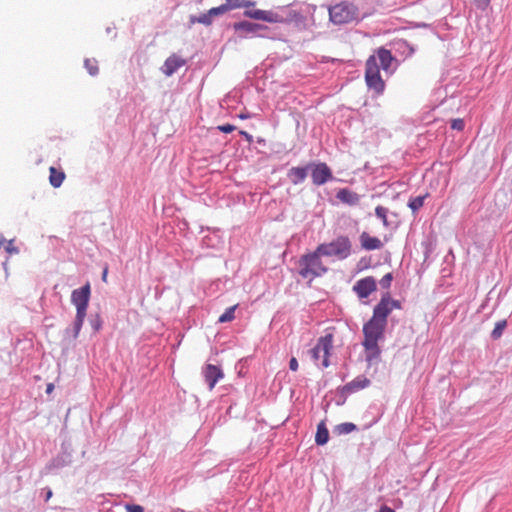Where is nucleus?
<instances>
[{"instance_id":"obj_1","label":"nucleus","mask_w":512,"mask_h":512,"mask_svg":"<svg viewBox=\"0 0 512 512\" xmlns=\"http://www.w3.org/2000/svg\"><path fill=\"white\" fill-rule=\"evenodd\" d=\"M393 61L391 52L385 48H379L376 55H371L366 61L365 81L370 89L377 94L383 93L385 83L380 75V68L384 71L390 69Z\"/></svg>"},{"instance_id":"obj_2","label":"nucleus","mask_w":512,"mask_h":512,"mask_svg":"<svg viewBox=\"0 0 512 512\" xmlns=\"http://www.w3.org/2000/svg\"><path fill=\"white\" fill-rule=\"evenodd\" d=\"M226 2L225 5H228L231 9L246 8L244 16L268 23H288L293 21L297 16V13L294 11H288V13L283 16L273 11L249 9L255 6V2L250 0H226Z\"/></svg>"},{"instance_id":"obj_3","label":"nucleus","mask_w":512,"mask_h":512,"mask_svg":"<svg viewBox=\"0 0 512 512\" xmlns=\"http://www.w3.org/2000/svg\"><path fill=\"white\" fill-rule=\"evenodd\" d=\"M386 324L371 318L363 326L364 341L363 346L366 351V358L368 361L377 359L380 356L381 350L378 345L379 340L384 337Z\"/></svg>"},{"instance_id":"obj_4","label":"nucleus","mask_w":512,"mask_h":512,"mask_svg":"<svg viewBox=\"0 0 512 512\" xmlns=\"http://www.w3.org/2000/svg\"><path fill=\"white\" fill-rule=\"evenodd\" d=\"M90 300V284L73 290L71 301L76 307V317L73 324V338H77L84 323Z\"/></svg>"},{"instance_id":"obj_5","label":"nucleus","mask_w":512,"mask_h":512,"mask_svg":"<svg viewBox=\"0 0 512 512\" xmlns=\"http://www.w3.org/2000/svg\"><path fill=\"white\" fill-rule=\"evenodd\" d=\"M321 256L323 254L318 252V248L301 256L298 261L299 275L305 279L312 280L325 274L328 268L321 260Z\"/></svg>"},{"instance_id":"obj_6","label":"nucleus","mask_w":512,"mask_h":512,"mask_svg":"<svg viewBox=\"0 0 512 512\" xmlns=\"http://www.w3.org/2000/svg\"><path fill=\"white\" fill-rule=\"evenodd\" d=\"M351 242L347 236H339L330 243L317 246L318 252L323 256L345 259L351 254Z\"/></svg>"},{"instance_id":"obj_7","label":"nucleus","mask_w":512,"mask_h":512,"mask_svg":"<svg viewBox=\"0 0 512 512\" xmlns=\"http://www.w3.org/2000/svg\"><path fill=\"white\" fill-rule=\"evenodd\" d=\"M358 10L350 3L342 2L329 9L330 20L335 24H345L357 18Z\"/></svg>"},{"instance_id":"obj_8","label":"nucleus","mask_w":512,"mask_h":512,"mask_svg":"<svg viewBox=\"0 0 512 512\" xmlns=\"http://www.w3.org/2000/svg\"><path fill=\"white\" fill-rule=\"evenodd\" d=\"M333 345V335L331 333L326 334L318 339V342L314 348H312L309 353L311 355L312 360L317 363L320 359H322V366L328 367L329 365V354Z\"/></svg>"},{"instance_id":"obj_9","label":"nucleus","mask_w":512,"mask_h":512,"mask_svg":"<svg viewBox=\"0 0 512 512\" xmlns=\"http://www.w3.org/2000/svg\"><path fill=\"white\" fill-rule=\"evenodd\" d=\"M393 309H401V303L391 299L389 295L383 296L374 307L372 318L387 325V317Z\"/></svg>"},{"instance_id":"obj_10","label":"nucleus","mask_w":512,"mask_h":512,"mask_svg":"<svg viewBox=\"0 0 512 512\" xmlns=\"http://www.w3.org/2000/svg\"><path fill=\"white\" fill-rule=\"evenodd\" d=\"M376 289V280L372 276L358 280L353 286V291L360 299L367 298L370 294L375 292Z\"/></svg>"},{"instance_id":"obj_11","label":"nucleus","mask_w":512,"mask_h":512,"mask_svg":"<svg viewBox=\"0 0 512 512\" xmlns=\"http://www.w3.org/2000/svg\"><path fill=\"white\" fill-rule=\"evenodd\" d=\"M312 181L315 185H323L332 178L330 168L325 163L314 165L311 173Z\"/></svg>"},{"instance_id":"obj_12","label":"nucleus","mask_w":512,"mask_h":512,"mask_svg":"<svg viewBox=\"0 0 512 512\" xmlns=\"http://www.w3.org/2000/svg\"><path fill=\"white\" fill-rule=\"evenodd\" d=\"M206 382L209 385V390H213L219 379L223 378L222 370L212 364L206 365L203 371Z\"/></svg>"},{"instance_id":"obj_13","label":"nucleus","mask_w":512,"mask_h":512,"mask_svg":"<svg viewBox=\"0 0 512 512\" xmlns=\"http://www.w3.org/2000/svg\"><path fill=\"white\" fill-rule=\"evenodd\" d=\"M185 65V60L176 54H172L170 57L166 59L164 65L162 66V72L166 76H171L174 74L179 68Z\"/></svg>"},{"instance_id":"obj_14","label":"nucleus","mask_w":512,"mask_h":512,"mask_svg":"<svg viewBox=\"0 0 512 512\" xmlns=\"http://www.w3.org/2000/svg\"><path fill=\"white\" fill-rule=\"evenodd\" d=\"M233 28L237 32H241L242 34H256L261 30L267 29L266 26L258 23H252L248 21H241L234 23Z\"/></svg>"},{"instance_id":"obj_15","label":"nucleus","mask_w":512,"mask_h":512,"mask_svg":"<svg viewBox=\"0 0 512 512\" xmlns=\"http://www.w3.org/2000/svg\"><path fill=\"white\" fill-rule=\"evenodd\" d=\"M360 242L363 249L371 251L378 250L383 247L382 241L374 236H371L367 232H362L360 235Z\"/></svg>"},{"instance_id":"obj_16","label":"nucleus","mask_w":512,"mask_h":512,"mask_svg":"<svg viewBox=\"0 0 512 512\" xmlns=\"http://www.w3.org/2000/svg\"><path fill=\"white\" fill-rule=\"evenodd\" d=\"M336 196L340 201L347 203L349 205H356L359 202V195L348 189L339 190Z\"/></svg>"},{"instance_id":"obj_17","label":"nucleus","mask_w":512,"mask_h":512,"mask_svg":"<svg viewBox=\"0 0 512 512\" xmlns=\"http://www.w3.org/2000/svg\"><path fill=\"white\" fill-rule=\"evenodd\" d=\"M288 176L293 184L301 183L307 176V169L304 167H293L289 170Z\"/></svg>"},{"instance_id":"obj_18","label":"nucleus","mask_w":512,"mask_h":512,"mask_svg":"<svg viewBox=\"0 0 512 512\" xmlns=\"http://www.w3.org/2000/svg\"><path fill=\"white\" fill-rule=\"evenodd\" d=\"M49 182L54 188H58L62 185L65 179V173L57 170L55 167L49 168Z\"/></svg>"},{"instance_id":"obj_19","label":"nucleus","mask_w":512,"mask_h":512,"mask_svg":"<svg viewBox=\"0 0 512 512\" xmlns=\"http://www.w3.org/2000/svg\"><path fill=\"white\" fill-rule=\"evenodd\" d=\"M369 384H370V381L366 377H357L356 379H354L353 381H351L350 383H348L345 386V390L347 392H355L359 389L368 387Z\"/></svg>"},{"instance_id":"obj_20","label":"nucleus","mask_w":512,"mask_h":512,"mask_svg":"<svg viewBox=\"0 0 512 512\" xmlns=\"http://www.w3.org/2000/svg\"><path fill=\"white\" fill-rule=\"evenodd\" d=\"M329 432L323 421H321L317 426V432L315 436V442L318 445H324L328 442Z\"/></svg>"},{"instance_id":"obj_21","label":"nucleus","mask_w":512,"mask_h":512,"mask_svg":"<svg viewBox=\"0 0 512 512\" xmlns=\"http://www.w3.org/2000/svg\"><path fill=\"white\" fill-rule=\"evenodd\" d=\"M357 429L356 425L351 422H345L337 425L334 429V432H336L339 435L343 434H349Z\"/></svg>"},{"instance_id":"obj_22","label":"nucleus","mask_w":512,"mask_h":512,"mask_svg":"<svg viewBox=\"0 0 512 512\" xmlns=\"http://www.w3.org/2000/svg\"><path fill=\"white\" fill-rule=\"evenodd\" d=\"M506 326H507V321H506V320H500V321H498V322L495 324V327H494V329H493V330H492V332H491V337H492L494 340L499 339V338L502 336V334H503V332H504V330H505Z\"/></svg>"},{"instance_id":"obj_23","label":"nucleus","mask_w":512,"mask_h":512,"mask_svg":"<svg viewBox=\"0 0 512 512\" xmlns=\"http://www.w3.org/2000/svg\"><path fill=\"white\" fill-rule=\"evenodd\" d=\"M237 305L231 306L225 310V312L219 317L218 321L220 323L230 322L235 318V309Z\"/></svg>"},{"instance_id":"obj_24","label":"nucleus","mask_w":512,"mask_h":512,"mask_svg":"<svg viewBox=\"0 0 512 512\" xmlns=\"http://www.w3.org/2000/svg\"><path fill=\"white\" fill-rule=\"evenodd\" d=\"M84 65L88 70L89 74L95 76L99 72L98 62L95 59H86Z\"/></svg>"},{"instance_id":"obj_25","label":"nucleus","mask_w":512,"mask_h":512,"mask_svg":"<svg viewBox=\"0 0 512 512\" xmlns=\"http://www.w3.org/2000/svg\"><path fill=\"white\" fill-rule=\"evenodd\" d=\"M212 20H213V16L212 14H210V10H208L206 13L204 14H201L199 17L197 18H193L191 21L194 23V22H198L200 24H203V25H206V26H209L211 25L212 23Z\"/></svg>"},{"instance_id":"obj_26","label":"nucleus","mask_w":512,"mask_h":512,"mask_svg":"<svg viewBox=\"0 0 512 512\" xmlns=\"http://www.w3.org/2000/svg\"><path fill=\"white\" fill-rule=\"evenodd\" d=\"M425 196H417L414 198H411L408 206L411 208L413 212L418 211L424 204Z\"/></svg>"},{"instance_id":"obj_27","label":"nucleus","mask_w":512,"mask_h":512,"mask_svg":"<svg viewBox=\"0 0 512 512\" xmlns=\"http://www.w3.org/2000/svg\"><path fill=\"white\" fill-rule=\"evenodd\" d=\"M6 243L5 250L9 254H17L19 252L18 248L14 246V240L6 241L3 236L0 237V246Z\"/></svg>"},{"instance_id":"obj_28","label":"nucleus","mask_w":512,"mask_h":512,"mask_svg":"<svg viewBox=\"0 0 512 512\" xmlns=\"http://www.w3.org/2000/svg\"><path fill=\"white\" fill-rule=\"evenodd\" d=\"M387 213H388V210L387 208L383 207V206H377L375 208V214L378 218H380L382 221H383V224L385 226L388 225V220H387Z\"/></svg>"},{"instance_id":"obj_29","label":"nucleus","mask_w":512,"mask_h":512,"mask_svg":"<svg viewBox=\"0 0 512 512\" xmlns=\"http://www.w3.org/2000/svg\"><path fill=\"white\" fill-rule=\"evenodd\" d=\"M232 10L228 5L222 4L218 7H213L210 9V14H212L213 18L219 15H222L228 11Z\"/></svg>"},{"instance_id":"obj_30","label":"nucleus","mask_w":512,"mask_h":512,"mask_svg":"<svg viewBox=\"0 0 512 512\" xmlns=\"http://www.w3.org/2000/svg\"><path fill=\"white\" fill-rule=\"evenodd\" d=\"M465 127L464 120L461 118H456L451 121V128L457 131H462Z\"/></svg>"},{"instance_id":"obj_31","label":"nucleus","mask_w":512,"mask_h":512,"mask_svg":"<svg viewBox=\"0 0 512 512\" xmlns=\"http://www.w3.org/2000/svg\"><path fill=\"white\" fill-rule=\"evenodd\" d=\"M392 274L391 273H387L386 275H384L382 277V279L380 280V284L383 288H389L390 285H391V282H392Z\"/></svg>"},{"instance_id":"obj_32","label":"nucleus","mask_w":512,"mask_h":512,"mask_svg":"<svg viewBox=\"0 0 512 512\" xmlns=\"http://www.w3.org/2000/svg\"><path fill=\"white\" fill-rule=\"evenodd\" d=\"M125 508L127 512H144V508L137 504H127Z\"/></svg>"},{"instance_id":"obj_33","label":"nucleus","mask_w":512,"mask_h":512,"mask_svg":"<svg viewBox=\"0 0 512 512\" xmlns=\"http://www.w3.org/2000/svg\"><path fill=\"white\" fill-rule=\"evenodd\" d=\"M217 129L223 133H231L236 129V127L231 124H224V125H219L217 127Z\"/></svg>"},{"instance_id":"obj_34","label":"nucleus","mask_w":512,"mask_h":512,"mask_svg":"<svg viewBox=\"0 0 512 512\" xmlns=\"http://www.w3.org/2000/svg\"><path fill=\"white\" fill-rule=\"evenodd\" d=\"M473 1L478 8L486 9L488 7V5L490 4L491 0H473Z\"/></svg>"},{"instance_id":"obj_35","label":"nucleus","mask_w":512,"mask_h":512,"mask_svg":"<svg viewBox=\"0 0 512 512\" xmlns=\"http://www.w3.org/2000/svg\"><path fill=\"white\" fill-rule=\"evenodd\" d=\"M289 368L292 370V371H297L298 369V361L295 357H292L290 359V362H289Z\"/></svg>"},{"instance_id":"obj_36","label":"nucleus","mask_w":512,"mask_h":512,"mask_svg":"<svg viewBox=\"0 0 512 512\" xmlns=\"http://www.w3.org/2000/svg\"><path fill=\"white\" fill-rule=\"evenodd\" d=\"M240 134H241L242 136H244V137H245V139H246L248 142H251V141H252V139H253V138H252V135H251V134H249V133H248V132H246V131H240Z\"/></svg>"},{"instance_id":"obj_37","label":"nucleus","mask_w":512,"mask_h":512,"mask_svg":"<svg viewBox=\"0 0 512 512\" xmlns=\"http://www.w3.org/2000/svg\"><path fill=\"white\" fill-rule=\"evenodd\" d=\"M107 276H108V267L106 266L102 272V281L105 283L107 282Z\"/></svg>"},{"instance_id":"obj_38","label":"nucleus","mask_w":512,"mask_h":512,"mask_svg":"<svg viewBox=\"0 0 512 512\" xmlns=\"http://www.w3.org/2000/svg\"><path fill=\"white\" fill-rule=\"evenodd\" d=\"M379 512H395L392 508L384 505L380 508Z\"/></svg>"},{"instance_id":"obj_39","label":"nucleus","mask_w":512,"mask_h":512,"mask_svg":"<svg viewBox=\"0 0 512 512\" xmlns=\"http://www.w3.org/2000/svg\"><path fill=\"white\" fill-rule=\"evenodd\" d=\"M54 389V385L52 383L47 385L46 392L50 394Z\"/></svg>"},{"instance_id":"obj_40","label":"nucleus","mask_w":512,"mask_h":512,"mask_svg":"<svg viewBox=\"0 0 512 512\" xmlns=\"http://www.w3.org/2000/svg\"><path fill=\"white\" fill-rule=\"evenodd\" d=\"M52 497V491L48 490L46 494V501H48Z\"/></svg>"},{"instance_id":"obj_41","label":"nucleus","mask_w":512,"mask_h":512,"mask_svg":"<svg viewBox=\"0 0 512 512\" xmlns=\"http://www.w3.org/2000/svg\"><path fill=\"white\" fill-rule=\"evenodd\" d=\"M248 117H249V116H248L247 114H240V115H239V118H240V119H246V118H248Z\"/></svg>"}]
</instances>
